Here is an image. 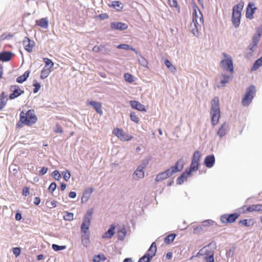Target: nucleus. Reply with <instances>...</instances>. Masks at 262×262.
Here are the masks:
<instances>
[{
	"label": "nucleus",
	"instance_id": "nucleus-38",
	"mask_svg": "<svg viewBox=\"0 0 262 262\" xmlns=\"http://www.w3.org/2000/svg\"><path fill=\"white\" fill-rule=\"evenodd\" d=\"M201 152L199 151L196 150L194 152L193 156H192L191 161H192L194 162L199 163V162L201 160Z\"/></svg>",
	"mask_w": 262,
	"mask_h": 262
},
{
	"label": "nucleus",
	"instance_id": "nucleus-58",
	"mask_svg": "<svg viewBox=\"0 0 262 262\" xmlns=\"http://www.w3.org/2000/svg\"><path fill=\"white\" fill-rule=\"evenodd\" d=\"M21 252V249L19 247H15L13 248V253L16 257L19 256Z\"/></svg>",
	"mask_w": 262,
	"mask_h": 262
},
{
	"label": "nucleus",
	"instance_id": "nucleus-11",
	"mask_svg": "<svg viewBox=\"0 0 262 262\" xmlns=\"http://www.w3.org/2000/svg\"><path fill=\"white\" fill-rule=\"evenodd\" d=\"M173 174V173H172L171 170L169 168H168L165 171L161 172L157 174L155 178V181L156 182L162 181L169 178Z\"/></svg>",
	"mask_w": 262,
	"mask_h": 262
},
{
	"label": "nucleus",
	"instance_id": "nucleus-33",
	"mask_svg": "<svg viewBox=\"0 0 262 262\" xmlns=\"http://www.w3.org/2000/svg\"><path fill=\"white\" fill-rule=\"evenodd\" d=\"M82 244L84 247H87L89 244L90 241V233H81Z\"/></svg>",
	"mask_w": 262,
	"mask_h": 262
},
{
	"label": "nucleus",
	"instance_id": "nucleus-9",
	"mask_svg": "<svg viewBox=\"0 0 262 262\" xmlns=\"http://www.w3.org/2000/svg\"><path fill=\"white\" fill-rule=\"evenodd\" d=\"M10 91L12 92L9 95L11 100L14 99L24 93V91L21 90L18 85H11L10 87Z\"/></svg>",
	"mask_w": 262,
	"mask_h": 262
},
{
	"label": "nucleus",
	"instance_id": "nucleus-53",
	"mask_svg": "<svg viewBox=\"0 0 262 262\" xmlns=\"http://www.w3.org/2000/svg\"><path fill=\"white\" fill-rule=\"evenodd\" d=\"M52 176L56 180H59L61 178L60 174L57 170H55L52 172Z\"/></svg>",
	"mask_w": 262,
	"mask_h": 262
},
{
	"label": "nucleus",
	"instance_id": "nucleus-15",
	"mask_svg": "<svg viewBox=\"0 0 262 262\" xmlns=\"http://www.w3.org/2000/svg\"><path fill=\"white\" fill-rule=\"evenodd\" d=\"M92 51L95 52H101L103 54L108 55L110 54L111 50L105 47L104 44L100 45V46H95Z\"/></svg>",
	"mask_w": 262,
	"mask_h": 262
},
{
	"label": "nucleus",
	"instance_id": "nucleus-37",
	"mask_svg": "<svg viewBox=\"0 0 262 262\" xmlns=\"http://www.w3.org/2000/svg\"><path fill=\"white\" fill-rule=\"evenodd\" d=\"M142 167L139 166L137 167L135 171L134 172V174H136L138 178H142L144 177V171Z\"/></svg>",
	"mask_w": 262,
	"mask_h": 262
},
{
	"label": "nucleus",
	"instance_id": "nucleus-59",
	"mask_svg": "<svg viewBox=\"0 0 262 262\" xmlns=\"http://www.w3.org/2000/svg\"><path fill=\"white\" fill-rule=\"evenodd\" d=\"M203 231V228L201 226H197L193 229V233L194 234H198Z\"/></svg>",
	"mask_w": 262,
	"mask_h": 262
},
{
	"label": "nucleus",
	"instance_id": "nucleus-36",
	"mask_svg": "<svg viewBox=\"0 0 262 262\" xmlns=\"http://www.w3.org/2000/svg\"><path fill=\"white\" fill-rule=\"evenodd\" d=\"M177 234L175 233H171L168 234L165 237L164 242L166 244H169L170 243L173 242Z\"/></svg>",
	"mask_w": 262,
	"mask_h": 262
},
{
	"label": "nucleus",
	"instance_id": "nucleus-10",
	"mask_svg": "<svg viewBox=\"0 0 262 262\" xmlns=\"http://www.w3.org/2000/svg\"><path fill=\"white\" fill-rule=\"evenodd\" d=\"M257 8L255 6V4L252 3H249L246 8V18L252 19L253 18V14H254Z\"/></svg>",
	"mask_w": 262,
	"mask_h": 262
},
{
	"label": "nucleus",
	"instance_id": "nucleus-56",
	"mask_svg": "<svg viewBox=\"0 0 262 262\" xmlns=\"http://www.w3.org/2000/svg\"><path fill=\"white\" fill-rule=\"evenodd\" d=\"M13 37V35L9 33L8 34H3L1 37V40L10 39Z\"/></svg>",
	"mask_w": 262,
	"mask_h": 262
},
{
	"label": "nucleus",
	"instance_id": "nucleus-26",
	"mask_svg": "<svg viewBox=\"0 0 262 262\" xmlns=\"http://www.w3.org/2000/svg\"><path fill=\"white\" fill-rule=\"evenodd\" d=\"M228 127V125L226 123V122H224L220 128L219 129L217 134L218 136H219L220 137H224L226 134V131Z\"/></svg>",
	"mask_w": 262,
	"mask_h": 262
},
{
	"label": "nucleus",
	"instance_id": "nucleus-3",
	"mask_svg": "<svg viewBox=\"0 0 262 262\" xmlns=\"http://www.w3.org/2000/svg\"><path fill=\"white\" fill-rule=\"evenodd\" d=\"M256 92V88L254 85H250L247 88L242 100V104L244 106H247L251 103Z\"/></svg>",
	"mask_w": 262,
	"mask_h": 262
},
{
	"label": "nucleus",
	"instance_id": "nucleus-47",
	"mask_svg": "<svg viewBox=\"0 0 262 262\" xmlns=\"http://www.w3.org/2000/svg\"><path fill=\"white\" fill-rule=\"evenodd\" d=\"M214 224L215 225H216L214 221L211 220H207L202 222V226L204 227H208L211 225H213Z\"/></svg>",
	"mask_w": 262,
	"mask_h": 262
},
{
	"label": "nucleus",
	"instance_id": "nucleus-5",
	"mask_svg": "<svg viewBox=\"0 0 262 262\" xmlns=\"http://www.w3.org/2000/svg\"><path fill=\"white\" fill-rule=\"evenodd\" d=\"M157 247L155 242H153L149 247L147 251L143 256L140 257L138 262H150L152 258L156 255Z\"/></svg>",
	"mask_w": 262,
	"mask_h": 262
},
{
	"label": "nucleus",
	"instance_id": "nucleus-12",
	"mask_svg": "<svg viewBox=\"0 0 262 262\" xmlns=\"http://www.w3.org/2000/svg\"><path fill=\"white\" fill-rule=\"evenodd\" d=\"M110 28L113 30L123 31L127 29L128 25L126 23L114 21L111 23Z\"/></svg>",
	"mask_w": 262,
	"mask_h": 262
},
{
	"label": "nucleus",
	"instance_id": "nucleus-4",
	"mask_svg": "<svg viewBox=\"0 0 262 262\" xmlns=\"http://www.w3.org/2000/svg\"><path fill=\"white\" fill-rule=\"evenodd\" d=\"M93 213V208H91L88 210L86 214L84 216L82 223L81 225V233H90L89 229L92 220Z\"/></svg>",
	"mask_w": 262,
	"mask_h": 262
},
{
	"label": "nucleus",
	"instance_id": "nucleus-63",
	"mask_svg": "<svg viewBox=\"0 0 262 262\" xmlns=\"http://www.w3.org/2000/svg\"><path fill=\"white\" fill-rule=\"evenodd\" d=\"M168 4L171 7H177L178 3L176 0H168Z\"/></svg>",
	"mask_w": 262,
	"mask_h": 262
},
{
	"label": "nucleus",
	"instance_id": "nucleus-17",
	"mask_svg": "<svg viewBox=\"0 0 262 262\" xmlns=\"http://www.w3.org/2000/svg\"><path fill=\"white\" fill-rule=\"evenodd\" d=\"M129 104L133 109H135L141 112H146L145 106L140 103L139 101L130 100L129 101Z\"/></svg>",
	"mask_w": 262,
	"mask_h": 262
},
{
	"label": "nucleus",
	"instance_id": "nucleus-40",
	"mask_svg": "<svg viewBox=\"0 0 262 262\" xmlns=\"http://www.w3.org/2000/svg\"><path fill=\"white\" fill-rule=\"evenodd\" d=\"M118 239L120 241H123L126 235V231L124 228L118 231L117 232Z\"/></svg>",
	"mask_w": 262,
	"mask_h": 262
},
{
	"label": "nucleus",
	"instance_id": "nucleus-44",
	"mask_svg": "<svg viewBox=\"0 0 262 262\" xmlns=\"http://www.w3.org/2000/svg\"><path fill=\"white\" fill-rule=\"evenodd\" d=\"M63 219L66 221H71L74 220V214L71 212H66L63 216Z\"/></svg>",
	"mask_w": 262,
	"mask_h": 262
},
{
	"label": "nucleus",
	"instance_id": "nucleus-60",
	"mask_svg": "<svg viewBox=\"0 0 262 262\" xmlns=\"http://www.w3.org/2000/svg\"><path fill=\"white\" fill-rule=\"evenodd\" d=\"M54 130L56 133L61 134L63 132L62 127L58 124H56L54 127Z\"/></svg>",
	"mask_w": 262,
	"mask_h": 262
},
{
	"label": "nucleus",
	"instance_id": "nucleus-32",
	"mask_svg": "<svg viewBox=\"0 0 262 262\" xmlns=\"http://www.w3.org/2000/svg\"><path fill=\"white\" fill-rule=\"evenodd\" d=\"M36 23L42 28L46 29L48 27L49 21L47 18H42L38 20H36Z\"/></svg>",
	"mask_w": 262,
	"mask_h": 262
},
{
	"label": "nucleus",
	"instance_id": "nucleus-49",
	"mask_svg": "<svg viewBox=\"0 0 262 262\" xmlns=\"http://www.w3.org/2000/svg\"><path fill=\"white\" fill-rule=\"evenodd\" d=\"M125 80L129 83H132L134 81L133 76L129 73H125L124 75Z\"/></svg>",
	"mask_w": 262,
	"mask_h": 262
},
{
	"label": "nucleus",
	"instance_id": "nucleus-46",
	"mask_svg": "<svg viewBox=\"0 0 262 262\" xmlns=\"http://www.w3.org/2000/svg\"><path fill=\"white\" fill-rule=\"evenodd\" d=\"M130 118L132 121L135 122V123H138L140 120L139 118L136 115V113L134 112H130Z\"/></svg>",
	"mask_w": 262,
	"mask_h": 262
},
{
	"label": "nucleus",
	"instance_id": "nucleus-50",
	"mask_svg": "<svg viewBox=\"0 0 262 262\" xmlns=\"http://www.w3.org/2000/svg\"><path fill=\"white\" fill-rule=\"evenodd\" d=\"M62 174L63 175V179L64 180L66 181H68L70 178V177H71V173H70V172L68 170H66V171H64L62 172Z\"/></svg>",
	"mask_w": 262,
	"mask_h": 262
},
{
	"label": "nucleus",
	"instance_id": "nucleus-13",
	"mask_svg": "<svg viewBox=\"0 0 262 262\" xmlns=\"http://www.w3.org/2000/svg\"><path fill=\"white\" fill-rule=\"evenodd\" d=\"M184 163L183 159H180L177 161L174 165L170 167L169 169L171 170L172 173L174 174L178 172L181 171L183 169Z\"/></svg>",
	"mask_w": 262,
	"mask_h": 262
},
{
	"label": "nucleus",
	"instance_id": "nucleus-45",
	"mask_svg": "<svg viewBox=\"0 0 262 262\" xmlns=\"http://www.w3.org/2000/svg\"><path fill=\"white\" fill-rule=\"evenodd\" d=\"M52 248L55 251H59L60 250H63L66 249V246H59L58 245L54 244H52Z\"/></svg>",
	"mask_w": 262,
	"mask_h": 262
},
{
	"label": "nucleus",
	"instance_id": "nucleus-6",
	"mask_svg": "<svg viewBox=\"0 0 262 262\" xmlns=\"http://www.w3.org/2000/svg\"><path fill=\"white\" fill-rule=\"evenodd\" d=\"M113 134L119 138L121 140L124 141H128L133 138L132 135H129L125 133L122 129L118 128H115L113 131Z\"/></svg>",
	"mask_w": 262,
	"mask_h": 262
},
{
	"label": "nucleus",
	"instance_id": "nucleus-48",
	"mask_svg": "<svg viewBox=\"0 0 262 262\" xmlns=\"http://www.w3.org/2000/svg\"><path fill=\"white\" fill-rule=\"evenodd\" d=\"M165 65L168 68L171 72L176 70V68L173 66L170 61L168 59H166L164 61Z\"/></svg>",
	"mask_w": 262,
	"mask_h": 262
},
{
	"label": "nucleus",
	"instance_id": "nucleus-28",
	"mask_svg": "<svg viewBox=\"0 0 262 262\" xmlns=\"http://www.w3.org/2000/svg\"><path fill=\"white\" fill-rule=\"evenodd\" d=\"M30 72L29 71H26L23 75L18 77L16 78V82L19 83H23L25 82L29 77Z\"/></svg>",
	"mask_w": 262,
	"mask_h": 262
},
{
	"label": "nucleus",
	"instance_id": "nucleus-30",
	"mask_svg": "<svg viewBox=\"0 0 262 262\" xmlns=\"http://www.w3.org/2000/svg\"><path fill=\"white\" fill-rule=\"evenodd\" d=\"M51 69L52 68L44 67L41 71L40 78L41 79H44L48 77L52 71Z\"/></svg>",
	"mask_w": 262,
	"mask_h": 262
},
{
	"label": "nucleus",
	"instance_id": "nucleus-39",
	"mask_svg": "<svg viewBox=\"0 0 262 262\" xmlns=\"http://www.w3.org/2000/svg\"><path fill=\"white\" fill-rule=\"evenodd\" d=\"M6 96L4 92H3L0 95V111H1L6 104L7 101L5 100Z\"/></svg>",
	"mask_w": 262,
	"mask_h": 262
},
{
	"label": "nucleus",
	"instance_id": "nucleus-21",
	"mask_svg": "<svg viewBox=\"0 0 262 262\" xmlns=\"http://www.w3.org/2000/svg\"><path fill=\"white\" fill-rule=\"evenodd\" d=\"M93 188H86L84 190L82 196L81 198L82 203H86L88 201L92 192H93Z\"/></svg>",
	"mask_w": 262,
	"mask_h": 262
},
{
	"label": "nucleus",
	"instance_id": "nucleus-51",
	"mask_svg": "<svg viewBox=\"0 0 262 262\" xmlns=\"http://www.w3.org/2000/svg\"><path fill=\"white\" fill-rule=\"evenodd\" d=\"M139 63L144 67H147L148 62L146 59L142 57L141 56V58L138 59Z\"/></svg>",
	"mask_w": 262,
	"mask_h": 262
},
{
	"label": "nucleus",
	"instance_id": "nucleus-16",
	"mask_svg": "<svg viewBox=\"0 0 262 262\" xmlns=\"http://www.w3.org/2000/svg\"><path fill=\"white\" fill-rule=\"evenodd\" d=\"M215 162V158L213 155L207 156L204 159V164L206 167L210 168L213 166Z\"/></svg>",
	"mask_w": 262,
	"mask_h": 262
},
{
	"label": "nucleus",
	"instance_id": "nucleus-52",
	"mask_svg": "<svg viewBox=\"0 0 262 262\" xmlns=\"http://www.w3.org/2000/svg\"><path fill=\"white\" fill-rule=\"evenodd\" d=\"M235 250V247L233 246L231 248H230L229 249V250L228 251H227L226 252L227 257H232L234 255Z\"/></svg>",
	"mask_w": 262,
	"mask_h": 262
},
{
	"label": "nucleus",
	"instance_id": "nucleus-8",
	"mask_svg": "<svg viewBox=\"0 0 262 262\" xmlns=\"http://www.w3.org/2000/svg\"><path fill=\"white\" fill-rule=\"evenodd\" d=\"M221 64L224 70L228 71L230 73H233L234 70L233 63L231 57L222 59L221 61Z\"/></svg>",
	"mask_w": 262,
	"mask_h": 262
},
{
	"label": "nucleus",
	"instance_id": "nucleus-29",
	"mask_svg": "<svg viewBox=\"0 0 262 262\" xmlns=\"http://www.w3.org/2000/svg\"><path fill=\"white\" fill-rule=\"evenodd\" d=\"M109 6L114 8L117 10H120L123 8V4L118 1H114L111 2V4Z\"/></svg>",
	"mask_w": 262,
	"mask_h": 262
},
{
	"label": "nucleus",
	"instance_id": "nucleus-14",
	"mask_svg": "<svg viewBox=\"0 0 262 262\" xmlns=\"http://www.w3.org/2000/svg\"><path fill=\"white\" fill-rule=\"evenodd\" d=\"M23 45L25 49L29 53L32 52L33 47L35 46V42L27 37H25L23 40Z\"/></svg>",
	"mask_w": 262,
	"mask_h": 262
},
{
	"label": "nucleus",
	"instance_id": "nucleus-54",
	"mask_svg": "<svg viewBox=\"0 0 262 262\" xmlns=\"http://www.w3.org/2000/svg\"><path fill=\"white\" fill-rule=\"evenodd\" d=\"M33 86L34 87V89L33 90V93H37L39 89H40L41 85L38 82H34L33 84Z\"/></svg>",
	"mask_w": 262,
	"mask_h": 262
},
{
	"label": "nucleus",
	"instance_id": "nucleus-41",
	"mask_svg": "<svg viewBox=\"0 0 262 262\" xmlns=\"http://www.w3.org/2000/svg\"><path fill=\"white\" fill-rule=\"evenodd\" d=\"M260 66H262V56L254 62L252 70H256Z\"/></svg>",
	"mask_w": 262,
	"mask_h": 262
},
{
	"label": "nucleus",
	"instance_id": "nucleus-55",
	"mask_svg": "<svg viewBox=\"0 0 262 262\" xmlns=\"http://www.w3.org/2000/svg\"><path fill=\"white\" fill-rule=\"evenodd\" d=\"M57 185L55 182H52L50 185L48 189L51 193H53L56 189Z\"/></svg>",
	"mask_w": 262,
	"mask_h": 262
},
{
	"label": "nucleus",
	"instance_id": "nucleus-42",
	"mask_svg": "<svg viewBox=\"0 0 262 262\" xmlns=\"http://www.w3.org/2000/svg\"><path fill=\"white\" fill-rule=\"evenodd\" d=\"M106 258L103 254L96 255L93 257V262H100L101 261H104Z\"/></svg>",
	"mask_w": 262,
	"mask_h": 262
},
{
	"label": "nucleus",
	"instance_id": "nucleus-1",
	"mask_svg": "<svg viewBox=\"0 0 262 262\" xmlns=\"http://www.w3.org/2000/svg\"><path fill=\"white\" fill-rule=\"evenodd\" d=\"M210 115L211 117V125L214 127L217 124L220 117L219 99L217 97H214L211 100Z\"/></svg>",
	"mask_w": 262,
	"mask_h": 262
},
{
	"label": "nucleus",
	"instance_id": "nucleus-22",
	"mask_svg": "<svg viewBox=\"0 0 262 262\" xmlns=\"http://www.w3.org/2000/svg\"><path fill=\"white\" fill-rule=\"evenodd\" d=\"M194 13L195 14V17H193V21L191 24V27H192V23H193L194 28H192L191 31L192 33L194 36H197L199 35V32H198V30L197 29V27L196 26V24H198V25H200V24H199V22H198V21L197 20V18H198V16H197L196 11L195 9L194 10L193 14Z\"/></svg>",
	"mask_w": 262,
	"mask_h": 262
},
{
	"label": "nucleus",
	"instance_id": "nucleus-20",
	"mask_svg": "<svg viewBox=\"0 0 262 262\" xmlns=\"http://www.w3.org/2000/svg\"><path fill=\"white\" fill-rule=\"evenodd\" d=\"M13 55L12 52L9 51L0 52V60L2 62L9 61L11 59Z\"/></svg>",
	"mask_w": 262,
	"mask_h": 262
},
{
	"label": "nucleus",
	"instance_id": "nucleus-7",
	"mask_svg": "<svg viewBox=\"0 0 262 262\" xmlns=\"http://www.w3.org/2000/svg\"><path fill=\"white\" fill-rule=\"evenodd\" d=\"M239 216V214L238 213L225 214L221 215L220 220L224 224L232 223L238 218Z\"/></svg>",
	"mask_w": 262,
	"mask_h": 262
},
{
	"label": "nucleus",
	"instance_id": "nucleus-34",
	"mask_svg": "<svg viewBox=\"0 0 262 262\" xmlns=\"http://www.w3.org/2000/svg\"><path fill=\"white\" fill-rule=\"evenodd\" d=\"M199 166V163L191 161L189 168L187 170V172L191 174L192 172L196 171L198 170Z\"/></svg>",
	"mask_w": 262,
	"mask_h": 262
},
{
	"label": "nucleus",
	"instance_id": "nucleus-57",
	"mask_svg": "<svg viewBox=\"0 0 262 262\" xmlns=\"http://www.w3.org/2000/svg\"><path fill=\"white\" fill-rule=\"evenodd\" d=\"M205 259L206 262H214V254L212 253L208 256L205 257Z\"/></svg>",
	"mask_w": 262,
	"mask_h": 262
},
{
	"label": "nucleus",
	"instance_id": "nucleus-27",
	"mask_svg": "<svg viewBox=\"0 0 262 262\" xmlns=\"http://www.w3.org/2000/svg\"><path fill=\"white\" fill-rule=\"evenodd\" d=\"M248 212L262 211V204L252 205L247 208Z\"/></svg>",
	"mask_w": 262,
	"mask_h": 262
},
{
	"label": "nucleus",
	"instance_id": "nucleus-43",
	"mask_svg": "<svg viewBox=\"0 0 262 262\" xmlns=\"http://www.w3.org/2000/svg\"><path fill=\"white\" fill-rule=\"evenodd\" d=\"M43 61L45 63V66L44 67L52 69L53 68L54 66V62L50 59L48 58H43Z\"/></svg>",
	"mask_w": 262,
	"mask_h": 262
},
{
	"label": "nucleus",
	"instance_id": "nucleus-25",
	"mask_svg": "<svg viewBox=\"0 0 262 262\" xmlns=\"http://www.w3.org/2000/svg\"><path fill=\"white\" fill-rule=\"evenodd\" d=\"M241 14H237V13H232V22L233 26L235 28L239 27L241 23Z\"/></svg>",
	"mask_w": 262,
	"mask_h": 262
},
{
	"label": "nucleus",
	"instance_id": "nucleus-31",
	"mask_svg": "<svg viewBox=\"0 0 262 262\" xmlns=\"http://www.w3.org/2000/svg\"><path fill=\"white\" fill-rule=\"evenodd\" d=\"M244 3L241 1L235 5L232 9V13H237V14H241V12L244 8Z\"/></svg>",
	"mask_w": 262,
	"mask_h": 262
},
{
	"label": "nucleus",
	"instance_id": "nucleus-19",
	"mask_svg": "<svg viewBox=\"0 0 262 262\" xmlns=\"http://www.w3.org/2000/svg\"><path fill=\"white\" fill-rule=\"evenodd\" d=\"M262 34V26L259 27L257 29L256 33L253 35L252 37V43H254V46H257L260 37Z\"/></svg>",
	"mask_w": 262,
	"mask_h": 262
},
{
	"label": "nucleus",
	"instance_id": "nucleus-2",
	"mask_svg": "<svg viewBox=\"0 0 262 262\" xmlns=\"http://www.w3.org/2000/svg\"><path fill=\"white\" fill-rule=\"evenodd\" d=\"M20 120H23L25 125L31 126L37 121V117L35 114V111L33 109L29 110L26 113L23 111L20 113Z\"/></svg>",
	"mask_w": 262,
	"mask_h": 262
},
{
	"label": "nucleus",
	"instance_id": "nucleus-62",
	"mask_svg": "<svg viewBox=\"0 0 262 262\" xmlns=\"http://www.w3.org/2000/svg\"><path fill=\"white\" fill-rule=\"evenodd\" d=\"M117 48L128 50L129 48V45L127 44H120L117 46Z\"/></svg>",
	"mask_w": 262,
	"mask_h": 262
},
{
	"label": "nucleus",
	"instance_id": "nucleus-61",
	"mask_svg": "<svg viewBox=\"0 0 262 262\" xmlns=\"http://www.w3.org/2000/svg\"><path fill=\"white\" fill-rule=\"evenodd\" d=\"M30 194V189L28 187L25 186L23 189V195L27 196Z\"/></svg>",
	"mask_w": 262,
	"mask_h": 262
},
{
	"label": "nucleus",
	"instance_id": "nucleus-24",
	"mask_svg": "<svg viewBox=\"0 0 262 262\" xmlns=\"http://www.w3.org/2000/svg\"><path fill=\"white\" fill-rule=\"evenodd\" d=\"M115 226L111 225L109 229L102 235V238H111L114 235L115 232Z\"/></svg>",
	"mask_w": 262,
	"mask_h": 262
},
{
	"label": "nucleus",
	"instance_id": "nucleus-35",
	"mask_svg": "<svg viewBox=\"0 0 262 262\" xmlns=\"http://www.w3.org/2000/svg\"><path fill=\"white\" fill-rule=\"evenodd\" d=\"M239 224H242V225L245 227H251L254 225L253 221L251 219H244L242 220H240L238 222Z\"/></svg>",
	"mask_w": 262,
	"mask_h": 262
},
{
	"label": "nucleus",
	"instance_id": "nucleus-23",
	"mask_svg": "<svg viewBox=\"0 0 262 262\" xmlns=\"http://www.w3.org/2000/svg\"><path fill=\"white\" fill-rule=\"evenodd\" d=\"M190 176L191 174L188 172H187V170H186L185 171L182 172V174L177 179V184H182L185 181H186L187 178Z\"/></svg>",
	"mask_w": 262,
	"mask_h": 262
},
{
	"label": "nucleus",
	"instance_id": "nucleus-64",
	"mask_svg": "<svg viewBox=\"0 0 262 262\" xmlns=\"http://www.w3.org/2000/svg\"><path fill=\"white\" fill-rule=\"evenodd\" d=\"M48 170V168L47 167H43L39 171V174L41 176H43L47 173Z\"/></svg>",
	"mask_w": 262,
	"mask_h": 262
},
{
	"label": "nucleus",
	"instance_id": "nucleus-18",
	"mask_svg": "<svg viewBox=\"0 0 262 262\" xmlns=\"http://www.w3.org/2000/svg\"><path fill=\"white\" fill-rule=\"evenodd\" d=\"M87 105H91L93 107L94 109L96 111V112L102 115L103 111L102 110V105L101 103L99 102L95 101H91L86 102Z\"/></svg>",
	"mask_w": 262,
	"mask_h": 262
}]
</instances>
